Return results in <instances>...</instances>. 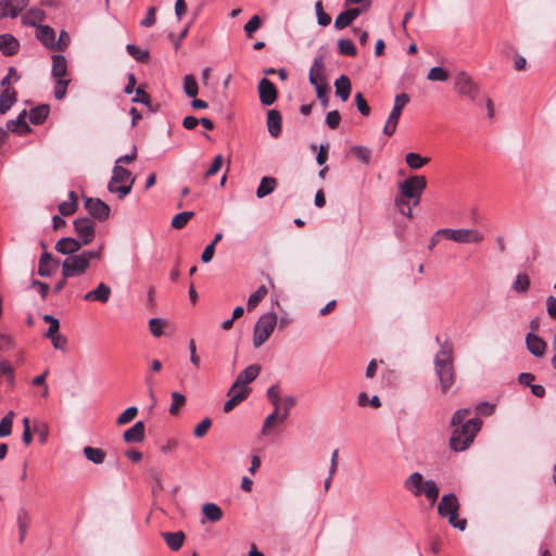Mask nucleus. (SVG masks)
I'll list each match as a JSON object with an SVG mask.
<instances>
[{"instance_id":"nucleus-37","label":"nucleus","mask_w":556,"mask_h":556,"mask_svg":"<svg viewBox=\"0 0 556 556\" xmlns=\"http://www.w3.org/2000/svg\"><path fill=\"white\" fill-rule=\"evenodd\" d=\"M131 178H134V177L131 176V173L127 168H124L121 165H115L113 167L111 181L109 184L116 185L118 182H126V181L130 182Z\"/></svg>"},{"instance_id":"nucleus-19","label":"nucleus","mask_w":556,"mask_h":556,"mask_svg":"<svg viewBox=\"0 0 556 556\" xmlns=\"http://www.w3.org/2000/svg\"><path fill=\"white\" fill-rule=\"evenodd\" d=\"M144 432L146 426L143 421L139 420L124 432L123 439L126 443H139L143 441Z\"/></svg>"},{"instance_id":"nucleus-13","label":"nucleus","mask_w":556,"mask_h":556,"mask_svg":"<svg viewBox=\"0 0 556 556\" xmlns=\"http://www.w3.org/2000/svg\"><path fill=\"white\" fill-rule=\"evenodd\" d=\"M308 80L314 86L315 90L318 87L327 85L325 76V63L323 55L316 58L309 70Z\"/></svg>"},{"instance_id":"nucleus-61","label":"nucleus","mask_w":556,"mask_h":556,"mask_svg":"<svg viewBox=\"0 0 556 556\" xmlns=\"http://www.w3.org/2000/svg\"><path fill=\"white\" fill-rule=\"evenodd\" d=\"M355 102H356V106L362 115L367 116L370 114V106L368 105L367 101L365 100L363 93L357 92L355 94Z\"/></svg>"},{"instance_id":"nucleus-9","label":"nucleus","mask_w":556,"mask_h":556,"mask_svg":"<svg viewBox=\"0 0 556 556\" xmlns=\"http://www.w3.org/2000/svg\"><path fill=\"white\" fill-rule=\"evenodd\" d=\"M42 319L46 323L51 324V327L48 328L47 332L45 333V337L51 340V343L55 350H65L67 345V339L59 333V319L49 314L43 315Z\"/></svg>"},{"instance_id":"nucleus-55","label":"nucleus","mask_w":556,"mask_h":556,"mask_svg":"<svg viewBox=\"0 0 556 556\" xmlns=\"http://www.w3.org/2000/svg\"><path fill=\"white\" fill-rule=\"evenodd\" d=\"M267 397L274 405V412L279 413L281 399L277 386H271L270 388H268Z\"/></svg>"},{"instance_id":"nucleus-22","label":"nucleus","mask_w":556,"mask_h":556,"mask_svg":"<svg viewBox=\"0 0 556 556\" xmlns=\"http://www.w3.org/2000/svg\"><path fill=\"white\" fill-rule=\"evenodd\" d=\"M20 42L11 34L0 35V51L5 55H14L18 52Z\"/></svg>"},{"instance_id":"nucleus-32","label":"nucleus","mask_w":556,"mask_h":556,"mask_svg":"<svg viewBox=\"0 0 556 556\" xmlns=\"http://www.w3.org/2000/svg\"><path fill=\"white\" fill-rule=\"evenodd\" d=\"M49 112H50V108L47 104H41V105H38V106L31 109L29 112L30 123L34 125L42 124L47 119Z\"/></svg>"},{"instance_id":"nucleus-34","label":"nucleus","mask_w":556,"mask_h":556,"mask_svg":"<svg viewBox=\"0 0 556 556\" xmlns=\"http://www.w3.org/2000/svg\"><path fill=\"white\" fill-rule=\"evenodd\" d=\"M45 12L41 9L34 8L28 10L23 16L22 22L25 25L37 26L38 22L43 21Z\"/></svg>"},{"instance_id":"nucleus-56","label":"nucleus","mask_w":556,"mask_h":556,"mask_svg":"<svg viewBox=\"0 0 556 556\" xmlns=\"http://www.w3.org/2000/svg\"><path fill=\"white\" fill-rule=\"evenodd\" d=\"M261 17L258 15H253L243 27L245 35L249 38L252 37V35L261 27Z\"/></svg>"},{"instance_id":"nucleus-40","label":"nucleus","mask_w":556,"mask_h":556,"mask_svg":"<svg viewBox=\"0 0 556 556\" xmlns=\"http://www.w3.org/2000/svg\"><path fill=\"white\" fill-rule=\"evenodd\" d=\"M267 288L265 286H260L257 290L252 293L248 299L247 308L248 311L254 309L258 303L267 295Z\"/></svg>"},{"instance_id":"nucleus-42","label":"nucleus","mask_w":556,"mask_h":556,"mask_svg":"<svg viewBox=\"0 0 556 556\" xmlns=\"http://www.w3.org/2000/svg\"><path fill=\"white\" fill-rule=\"evenodd\" d=\"M351 153L364 164H369L371 159V150L364 146H353Z\"/></svg>"},{"instance_id":"nucleus-6","label":"nucleus","mask_w":556,"mask_h":556,"mask_svg":"<svg viewBox=\"0 0 556 556\" xmlns=\"http://www.w3.org/2000/svg\"><path fill=\"white\" fill-rule=\"evenodd\" d=\"M427 187V179L425 176H410L404 181L399 184L400 194L402 199L413 200V205H418L421 194Z\"/></svg>"},{"instance_id":"nucleus-45","label":"nucleus","mask_w":556,"mask_h":556,"mask_svg":"<svg viewBox=\"0 0 556 556\" xmlns=\"http://www.w3.org/2000/svg\"><path fill=\"white\" fill-rule=\"evenodd\" d=\"M338 50L342 55L355 56L357 54L356 47L350 39H339Z\"/></svg>"},{"instance_id":"nucleus-38","label":"nucleus","mask_w":556,"mask_h":556,"mask_svg":"<svg viewBox=\"0 0 556 556\" xmlns=\"http://www.w3.org/2000/svg\"><path fill=\"white\" fill-rule=\"evenodd\" d=\"M401 114L402 112L399 111L397 109H392L383 127L384 135L392 136L395 132Z\"/></svg>"},{"instance_id":"nucleus-7","label":"nucleus","mask_w":556,"mask_h":556,"mask_svg":"<svg viewBox=\"0 0 556 556\" xmlns=\"http://www.w3.org/2000/svg\"><path fill=\"white\" fill-rule=\"evenodd\" d=\"M454 90L462 97L471 102L477 101L480 94V86L475 81L471 75L465 71L456 73L454 77Z\"/></svg>"},{"instance_id":"nucleus-39","label":"nucleus","mask_w":556,"mask_h":556,"mask_svg":"<svg viewBox=\"0 0 556 556\" xmlns=\"http://www.w3.org/2000/svg\"><path fill=\"white\" fill-rule=\"evenodd\" d=\"M184 92L189 98H195L199 91L198 83L193 75L188 74L182 80Z\"/></svg>"},{"instance_id":"nucleus-11","label":"nucleus","mask_w":556,"mask_h":556,"mask_svg":"<svg viewBox=\"0 0 556 556\" xmlns=\"http://www.w3.org/2000/svg\"><path fill=\"white\" fill-rule=\"evenodd\" d=\"M74 229L78 237L77 240L83 245H87L93 241L96 231L94 226L89 218H76L74 220Z\"/></svg>"},{"instance_id":"nucleus-24","label":"nucleus","mask_w":556,"mask_h":556,"mask_svg":"<svg viewBox=\"0 0 556 556\" xmlns=\"http://www.w3.org/2000/svg\"><path fill=\"white\" fill-rule=\"evenodd\" d=\"M281 114L277 110L267 113V128L271 137L277 138L281 134Z\"/></svg>"},{"instance_id":"nucleus-20","label":"nucleus","mask_w":556,"mask_h":556,"mask_svg":"<svg viewBox=\"0 0 556 556\" xmlns=\"http://www.w3.org/2000/svg\"><path fill=\"white\" fill-rule=\"evenodd\" d=\"M83 244L72 237H64L60 239L55 244V250L61 254L74 255L75 252L79 251Z\"/></svg>"},{"instance_id":"nucleus-47","label":"nucleus","mask_w":556,"mask_h":556,"mask_svg":"<svg viewBox=\"0 0 556 556\" xmlns=\"http://www.w3.org/2000/svg\"><path fill=\"white\" fill-rule=\"evenodd\" d=\"M448 78V73L446 70H444L443 67L441 66H434L432 67L428 75H427V79L431 80V81H446Z\"/></svg>"},{"instance_id":"nucleus-52","label":"nucleus","mask_w":556,"mask_h":556,"mask_svg":"<svg viewBox=\"0 0 556 556\" xmlns=\"http://www.w3.org/2000/svg\"><path fill=\"white\" fill-rule=\"evenodd\" d=\"M138 414V408L136 406H130L126 408L116 419V424L118 426L126 425L130 422Z\"/></svg>"},{"instance_id":"nucleus-49","label":"nucleus","mask_w":556,"mask_h":556,"mask_svg":"<svg viewBox=\"0 0 556 556\" xmlns=\"http://www.w3.org/2000/svg\"><path fill=\"white\" fill-rule=\"evenodd\" d=\"M134 182L135 178H131L128 185L116 186L109 184L108 189L110 192L117 193L119 199H124L128 193H130Z\"/></svg>"},{"instance_id":"nucleus-63","label":"nucleus","mask_w":556,"mask_h":556,"mask_svg":"<svg viewBox=\"0 0 556 556\" xmlns=\"http://www.w3.org/2000/svg\"><path fill=\"white\" fill-rule=\"evenodd\" d=\"M77 210V203L75 201H63L59 204V211L63 216L72 215Z\"/></svg>"},{"instance_id":"nucleus-54","label":"nucleus","mask_w":556,"mask_h":556,"mask_svg":"<svg viewBox=\"0 0 556 556\" xmlns=\"http://www.w3.org/2000/svg\"><path fill=\"white\" fill-rule=\"evenodd\" d=\"M127 52L137 61L146 62L149 59V52L139 49L137 46L129 43L126 46Z\"/></svg>"},{"instance_id":"nucleus-15","label":"nucleus","mask_w":556,"mask_h":556,"mask_svg":"<svg viewBox=\"0 0 556 556\" xmlns=\"http://www.w3.org/2000/svg\"><path fill=\"white\" fill-rule=\"evenodd\" d=\"M260 101L264 105H271L277 99V89L267 78L261 79L258 84Z\"/></svg>"},{"instance_id":"nucleus-18","label":"nucleus","mask_w":556,"mask_h":556,"mask_svg":"<svg viewBox=\"0 0 556 556\" xmlns=\"http://www.w3.org/2000/svg\"><path fill=\"white\" fill-rule=\"evenodd\" d=\"M56 262L52 258V255L45 251L40 258L38 264V275L40 277H50L53 275L54 270L56 269Z\"/></svg>"},{"instance_id":"nucleus-16","label":"nucleus","mask_w":556,"mask_h":556,"mask_svg":"<svg viewBox=\"0 0 556 556\" xmlns=\"http://www.w3.org/2000/svg\"><path fill=\"white\" fill-rule=\"evenodd\" d=\"M112 294V289L104 282H100L98 287L84 295V300L87 302H100L106 303Z\"/></svg>"},{"instance_id":"nucleus-12","label":"nucleus","mask_w":556,"mask_h":556,"mask_svg":"<svg viewBox=\"0 0 556 556\" xmlns=\"http://www.w3.org/2000/svg\"><path fill=\"white\" fill-rule=\"evenodd\" d=\"M84 204L85 208L93 218L98 220H105L109 218L111 208L101 199L87 197L84 200Z\"/></svg>"},{"instance_id":"nucleus-62","label":"nucleus","mask_w":556,"mask_h":556,"mask_svg":"<svg viewBox=\"0 0 556 556\" xmlns=\"http://www.w3.org/2000/svg\"><path fill=\"white\" fill-rule=\"evenodd\" d=\"M223 156L220 154L216 155L208 167V169L205 172L204 177L208 178L219 172V169L223 166Z\"/></svg>"},{"instance_id":"nucleus-43","label":"nucleus","mask_w":556,"mask_h":556,"mask_svg":"<svg viewBox=\"0 0 556 556\" xmlns=\"http://www.w3.org/2000/svg\"><path fill=\"white\" fill-rule=\"evenodd\" d=\"M194 213L191 211H185L174 216L172 219V227L175 229H182L188 222L193 217Z\"/></svg>"},{"instance_id":"nucleus-64","label":"nucleus","mask_w":556,"mask_h":556,"mask_svg":"<svg viewBox=\"0 0 556 556\" xmlns=\"http://www.w3.org/2000/svg\"><path fill=\"white\" fill-rule=\"evenodd\" d=\"M395 205L397 206V208L400 210V212L412 218L413 217V210L410 207V204L409 202H407L406 200L402 199L401 197H396L395 198Z\"/></svg>"},{"instance_id":"nucleus-60","label":"nucleus","mask_w":556,"mask_h":556,"mask_svg":"<svg viewBox=\"0 0 556 556\" xmlns=\"http://www.w3.org/2000/svg\"><path fill=\"white\" fill-rule=\"evenodd\" d=\"M469 414L468 408H460L456 410L452 417L451 425L455 428L465 424V419Z\"/></svg>"},{"instance_id":"nucleus-8","label":"nucleus","mask_w":556,"mask_h":556,"mask_svg":"<svg viewBox=\"0 0 556 556\" xmlns=\"http://www.w3.org/2000/svg\"><path fill=\"white\" fill-rule=\"evenodd\" d=\"M437 235H444L446 239L456 243L479 244L484 240V235L478 229L473 228H442L437 230Z\"/></svg>"},{"instance_id":"nucleus-41","label":"nucleus","mask_w":556,"mask_h":556,"mask_svg":"<svg viewBox=\"0 0 556 556\" xmlns=\"http://www.w3.org/2000/svg\"><path fill=\"white\" fill-rule=\"evenodd\" d=\"M29 515L25 508H20L17 511V526L20 532V541L23 542L28 528Z\"/></svg>"},{"instance_id":"nucleus-3","label":"nucleus","mask_w":556,"mask_h":556,"mask_svg":"<svg viewBox=\"0 0 556 556\" xmlns=\"http://www.w3.org/2000/svg\"><path fill=\"white\" fill-rule=\"evenodd\" d=\"M482 420L472 418L462 426L455 427L450 439V446L455 452H464L472 444L477 433L480 431Z\"/></svg>"},{"instance_id":"nucleus-27","label":"nucleus","mask_w":556,"mask_h":556,"mask_svg":"<svg viewBox=\"0 0 556 556\" xmlns=\"http://www.w3.org/2000/svg\"><path fill=\"white\" fill-rule=\"evenodd\" d=\"M37 38L45 47L53 49L55 31L52 27L48 25L39 26L37 31Z\"/></svg>"},{"instance_id":"nucleus-4","label":"nucleus","mask_w":556,"mask_h":556,"mask_svg":"<svg viewBox=\"0 0 556 556\" xmlns=\"http://www.w3.org/2000/svg\"><path fill=\"white\" fill-rule=\"evenodd\" d=\"M404 488L415 497H419L422 494L427 500L434 504L440 495V489L434 480H424V476L415 471L410 473L404 481Z\"/></svg>"},{"instance_id":"nucleus-2","label":"nucleus","mask_w":556,"mask_h":556,"mask_svg":"<svg viewBox=\"0 0 556 556\" xmlns=\"http://www.w3.org/2000/svg\"><path fill=\"white\" fill-rule=\"evenodd\" d=\"M102 249L87 250L79 254L67 256L62 263V276L73 278L84 275L90 267L92 260H100Z\"/></svg>"},{"instance_id":"nucleus-5","label":"nucleus","mask_w":556,"mask_h":556,"mask_svg":"<svg viewBox=\"0 0 556 556\" xmlns=\"http://www.w3.org/2000/svg\"><path fill=\"white\" fill-rule=\"evenodd\" d=\"M278 317L275 312L263 314L256 321L253 330V346H262L271 336L277 325Z\"/></svg>"},{"instance_id":"nucleus-1","label":"nucleus","mask_w":556,"mask_h":556,"mask_svg":"<svg viewBox=\"0 0 556 556\" xmlns=\"http://www.w3.org/2000/svg\"><path fill=\"white\" fill-rule=\"evenodd\" d=\"M434 368L441 383V390L445 393L453 386L455 378L453 348L451 344L444 343L441 345L440 351L434 357Z\"/></svg>"},{"instance_id":"nucleus-25","label":"nucleus","mask_w":556,"mask_h":556,"mask_svg":"<svg viewBox=\"0 0 556 556\" xmlns=\"http://www.w3.org/2000/svg\"><path fill=\"white\" fill-rule=\"evenodd\" d=\"M260 371H261V366L257 365V364H253V365H250L249 367H247L244 370H242L237 379L235 380V382L237 383H242L244 386H248L249 383H251L252 381H254L257 376L260 375Z\"/></svg>"},{"instance_id":"nucleus-21","label":"nucleus","mask_w":556,"mask_h":556,"mask_svg":"<svg viewBox=\"0 0 556 556\" xmlns=\"http://www.w3.org/2000/svg\"><path fill=\"white\" fill-rule=\"evenodd\" d=\"M526 343H527V348H528L529 352L532 355H534L536 357H541L544 355L545 349H546V343L539 336L533 334V333H528L526 337Z\"/></svg>"},{"instance_id":"nucleus-36","label":"nucleus","mask_w":556,"mask_h":556,"mask_svg":"<svg viewBox=\"0 0 556 556\" xmlns=\"http://www.w3.org/2000/svg\"><path fill=\"white\" fill-rule=\"evenodd\" d=\"M405 162L412 169H419L430 162L429 157L421 156L416 152H409L405 155Z\"/></svg>"},{"instance_id":"nucleus-53","label":"nucleus","mask_w":556,"mask_h":556,"mask_svg":"<svg viewBox=\"0 0 556 556\" xmlns=\"http://www.w3.org/2000/svg\"><path fill=\"white\" fill-rule=\"evenodd\" d=\"M250 392H251V389L249 388V386H244L242 383L239 384L237 382H233V384L228 390L227 395L228 396L241 395L242 401H244L249 396Z\"/></svg>"},{"instance_id":"nucleus-50","label":"nucleus","mask_w":556,"mask_h":556,"mask_svg":"<svg viewBox=\"0 0 556 556\" xmlns=\"http://www.w3.org/2000/svg\"><path fill=\"white\" fill-rule=\"evenodd\" d=\"M315 11H316V17H317V23L320 25V26H328L330 23H331V17L328 13H326L324 11V7H323V2L321 1H317L315 3Z\"/></svg>"},{"instance_id":"nucleus-33","label":"nucleus","mask_w":556,"mask_h":556,"mask_svg":"<svg viewBox=\"0 0 556 556\" xmlns=\"http://www.w3.org/2000/svg\"><path fill=\"white\" fill-rule=\"evenodd\" d=\"M202 513L212 522H217L223 518V510L215 503H205L202 506Z\"/></svg>"},{"instance_id":"nucleus-30","label":"nucleus","mask_w":556,"mask_h":556,"mask_svg":"<svg viewBox=\"0 0 556 556\" xmlns=\"http://www.w3.org/2000/svg\"><path fill=\"white\" fill-rule=\"evenodd\" d=\"M16 101L14 89L5 88L0 94V113L5 114Z\"/></svg>"},{"instance_id":"nucleus-46","label":"nucleus","mask_w":556,"mask_h":556,"mask_svg":"<svg viewBox=\"0 0 556 556\" xmlns=\"http://www.w3.org/2000/svg\"><path fill=\"white\" fill-rule=\"evenodd\" d=\"M530 287V279L527 274H518L513 283V289L518 293H525Z\"/></svg>"},{"instance_id":"nucleus-14","label":"nucleus","mask_w":556,"mask_h":556,"mask_svg":"<svg viewBox=\"0 0 556 556\" xmlns=\"http://www.w3.org/2000/svg\"><path fill=\"white\" fill-rule=\"evenodd\" d=\"M29 0H1L0 20L5 17H16L28 4Z\"/></svg>"},{"instance_id":"nucleus-31","label":"nucleus","mask_w":556,"mask_h":556,"mask_svg":"<svg viewBox=\"0 0 556 556\" xmlns=\"http://www.w3.org/2000/svg\"><path fill=\"white\" fill-rule=\"evenodd\" d=\"M277 186V180L274 177H263L261 179L260 186L256 189V197L258 199H263L266 195L270 194Z\"/></svg>"},{"instance_id":"nucleus-57","label":"nucleus","mask_w":556,"mask_h":556,"mask_svg":"<svg viewBox=\"0 0 556 556\" xmlns=\"http://www.w3.org/2000/svg\"><path fill=\"white\" fill-rule=\"evenodd\" d=\"M165 324V320L162 318H152L149 321V329L154 337L159 338L163 334Z\"/></svg>"},{"instance_id":"nucleus-58","label":"nucleus","mask_w":556,"mask_h":556,"mask_svg":"<svg viewBox=\"0 0 556 556\" xmlns=\"http://www.w3.org/2000/svg\"><path fill=\"white\" fill-rule=\"evenodd\" d=\"M295 399L291 395L289 396H286L283 400H282V408H283V413L282 415L279 417V422H283L288 416H289V413L290 410L294 407L295 405Z\"/></svg>"},{"instance_id":"nucleus-51","label":"nucleus","mask_w":556,"mask_h":556,"mask_svg":"<svg viewBox=\"0 0 556 556\" xmlns=\"http://www.w3.org/2000/svg\"><path fill=\"white\" fill-rule=\"evenodd\" d=\"M186 403V397L184 394L179 392H173L172 393V404L169 407V414L176 415L178 414L180 407H182Z\"/></svg>"},{"instance_id":"nucleus-28","label":"nucleus","mask_w":556,"mask_h":556,"mask_svg":"<svg viewBox=\"0 0 556 556\" xmlns=\"http://www.w3.org/2000/svg\"><path fill=\"white\" fill-rule=\"evenodd\" d=\"M26 111L24 110L15 119L8 121L7 128L9 131L26 134L30 131V127L25 122Z\"/></svg>"},{"instance_id":"nucleus-29","label":"nucleus","mask_w":556,"mask_h":556,"mask_svg":"<svg viewBox=\"0 0 556 556\" xmlns=\"http://www.w3.org/2000/svg\"><path fill=\"white\" fill-rule=\"evenodd\" d=\"M162 538L170 549L178 551L184 544L185 533L182 531L163 532Z\"/></svg>"},{"instance_id":"nucleus-59","label":"nucleus","mask_w":556,"mask_h":556,"mask_svg":"<svg viewBox=\"0 0 556 556\" xmlns=\"http://www.w3.org/2000/svg\"><path fill=\"white\" fill-rule=\"evenodd\" d=\"M211 425L212 420L208 417L204 418L201 422L197 425V427L193 430V434L197 438H203L211 428Z\"/></svg>"},{"instance_id":"nucleus-23","label":"nucleus","mask_w":556,"mask_h":556,"mask_svg":"<svg viewBox=\"0 0 556 556\" xmlns=\"http://www.w3.org/2000/svg\"><path fill=\"white\" fill-rule=\"evenodd\" d=\"M51 75L55 78H66L67 76V61L62 54L52 55Z\"/></svg>"},{"instance_id":"nucleus-10","label":"nucleus","mask_w":556,"mask_h":556,"mask_svg":"<svg viewBox=\"0 0 556 556\" xmlns=\"http://www.w3.org/2000/svg\"><path fill=\"white\" fill-rule=\"evenodd\" d=\"M459 502L454 493L444 494L438 505V514L452 521L458 517Z\"/></svg>"},{"instance_id":"nucleus-35","label":"nucleus","mask_w":556,"mask_h":556,"mask_svg":"<svg viewBox=\"0 0 556 556\" xmlns=\"http://www.w3.org/2000/svg\"><path fill=\"white\" fill-rule=\"evenodd\" d=\"M84 455L92 464L100 465L103 464L106 453L98 447L86 446L84 448Z\"/></svg>"},{"instance_id":"nucleus-44","label":"nucleus","mask_w":556,"mask_h":556,"mask_svg":"<svg viewBox=\"0 0 556 556\" xmlns=\"http://www.w3.org/2000/svg\"><path fill=\"white\" fill-rule=\"evenodd\" d=\"M14 412L10 410L1 420H0V438H5L12 432Z\"/></svg>"},{"instance_id":"nucleus-26","label":"nucleus","mask_w":556,"mask_h":556,"mask_svg":"<svg viewBox=\"0 0 556 556\" xmlns=\"http://www.w3.org/2000/svg\"><path fill=\"white\" fill-rule=\"evenodd\" d=\"M336 94L343 101H348L351 93V81L348 76L341 75L334 81Z\"/></svg>"},{"instance_id":"nucleus-48","label":"nucleus","mask_w":556,"mask_h":556,"mask_svg":"<svg viewBox=\"0 0 556 556\" xmlns=\"http://www.w3.org/2000/svg\"><path fill=\"white\" fill-rule=\"evenodd\" d=\"M54 80V97L58 100H62L66 94L67 87L71 80L68 78H55Z\"/></svg>"},{"instance_id":"nucleus-17","label":"nucleus","mask_w":556,"mask_h":556,"mask_svg":"<svg viewBox=\"0 0 556 556\" xmlns=\"http://www.w3.org/2000/svg\"><path fill=\"white\" fill-rule=\"evenodd\" d=\"M364 11L363 8H352L341 12L334 20V27L337 29H343L351 25L353 21L358 17Z\"/></svg>"}]
</instances>
